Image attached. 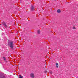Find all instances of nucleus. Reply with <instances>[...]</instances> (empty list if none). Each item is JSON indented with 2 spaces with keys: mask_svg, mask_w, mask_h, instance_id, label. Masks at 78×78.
<instances>
[{
  "mask_svg": "<svg viewBox=\"0 0 78 78\" xmlns=\"http://www.w3.org/2000/svg\"><path fill=\"white\" fill-rule=\"evenodd\" d=\"M7 45L9 47H10L11 50H14V43L13 42V41L9 40Z\"/></svg>",
  "mask_w": 78,
  "mask_h": 78,
  "instance_id": "f257e3e1",
  "label": "nucleus"
},
{
  "mask_svg": "<svg viewBox=\"0 0 78 78\" xmlns=\"http://www.w3.org/2000/svg\"><path fill=\"white\" fill-rule=\"evenodd\" d=\"M2 27L5 29H7L8 28V25L6 23V22L3 21L2 23Z\"/></svg>",
  "mask_w": 78,
  "mask_h": 78,
  "instance_id": "f03ea898",
  "label": "nucleus"
},
{
  "mask_svg": "<svg viewBox=\"0 0 78 78\" xmlns=\"http://www.w3.org/2000/svg\"><path fill=\"white\" fill-rule=\"evenodd\" d=\"M0 78H6L5 74L3 73L0 74Z\"/></svg>",
  "mask_w": 78,
  "mask_h": 78,
  "instance_id": "7ed1b4c3",
  "label": "nucleus"
},
{
  "mask_svg": "<svg viewBox=\"0 0 78 78\" xmlns=\"http://www.w3.org/2000/svg\"><path fill=\"white\" fill-rule=\"evenodd\" d=\"M30 10L32 11H33L34 10V7L33 5H32L31 6V8H30Z\"/></svg>",
  "mask_w": 78,
  "mask_h": 78,
  "instance_id": "20e7f679",
  "label": "nucleus"
},
{
  "mask_svg": "<svg viewBox=\"0 0 78 78\" xmlns=\"http://www.w3.org/2000/svg\"><path fill=\"white\" fill-rule=\"evenodd\" d=\"M30 76L31 78H34V73H31L30 74Z\"/></svg>",
  "mask_w": 78,
  "mask_h": 78,
  "instance_id": "39448f33",
  "label": "nucleus"
},
{
  "mask_svg": "<svg viewBox=\"0 0 78 78\" xmlns=\"http://www.w3.org/2000/svg\"><path fill=\"white\" fill-rule=\"evenodd\" d=\"M57 12H58V13H61V9H58L57 11Z\"/></svg>",
  "mask_w": 78,
  "mask_h": 78,
  "instance_id": "423d86ee",
  "label": "nucleus"
},
{
  "mask_svg": "<svg viewBox=\"0 0 78 78\" xmlns=\"http://www.w3.org/2000/svg\"><path fill=\"white\" fill-rule=\"evenodd\" d=\"M37 34H40V33H41V31H40V30H37Z\"/></svg>",
  "mask_w": 78,
  "mask_h": 78,
  "instance_id": "0eeeda50",
  "label": "nucleus"
},
{
  "mask_svg": "<svg viewBox=\"0 0 78 78\" xmlns=\"http://www.w3.org/2000/svg\"><path fill=\"white\" fill-rule=\"evenodd\" d=\"M56 67L57 68H58V63H56Z\"/></svg>",
  "mask_w": 78,
  "mask_h": 78,
  "instance_id": "6e6552de",
  "label": "nucleus"
},
{
  "mask_svg": "<svg viewBox=\"0 0 78 78\" xmlns=\"http://www.w3.org/2000/svg\"><path fill=\"white\" fill-rule=\"evenodd\" d=\"M4 61H6V58L5 57H3Z\"/></svg>",
  "mask_w": 78,
  "mask_h": 78,
  "instance_id": "1a4fd4ad",
  "label": "nucleus"
},
{
  "mask_svg": "<svg viewBox=\"0 0 78 78\" xmlns=\"http://www.w3.org/2000/svg\"><path fill=\"white\" fill-rule=\"evenodd\" d=\"M19 76V78H23V76H22L21 75H20Z\"/></svg>",
  "mask_w": 78,
  "mask_h": 78,
  "instance_id": "9d476101",
  "label": "nucleus"
},
{
  "mask_svg": "<svg viewBox=\"0 0 78 78\" xmlns=\"http://www.w3.org/2000/svg\"><path fill=\"white\" fill-rule=\"evenodd\" d=\"M52 73H53V72H52V71H51L50 72V74H51V75H52Z\"/></svg>",
  "mask_w": 78,
  "mask_h": 78,
  "instance_id": "9b49d317",
  "label": "nucleus"
},
{
  "mask_svg": "<svg viewBox=\"0 0 78 78\" xmlns=\"http://www.w3.org/2000/svg\"><path fill=\"white\" fill-rule=\"evenodd\" d=\"M73 29H74V30H75L76 29L75 27H73Z\"/></svg>",
  "mask_w": 78,
  "mask_h": 78,
  "instance_id": "f8f14e48",
  "label": "nucleus"
},
{
  "mask_svg": "<svg viewBox=\"0 0 78 78\" xmlns=\"http://www.w3.org/2000/svg\"><path fill=\"white\" fill-rule=\"evenodd\" d=\"M45 73H47V71H45Z\"/></svg>",
  "mask_w": 78,
  "mask_h": 78,
  "instance_id": "ddd939ff",
  "label": "nucleus"
},
{
  "mask_svg": "<svg viewBox=\"0 0 78 78\" xmlns=\"http://www.w3.org/2000/svg\"><path fill=\"white\" fill-rule=\"evenodd\" d=\"M55 0V1H56V0Z\"/></svg>",
  "mask_w": 78,
  "mask_h": 78,
  "instance_id": "4468645a",
  "label": "nucleus"
}]
</instances>
